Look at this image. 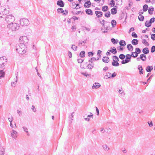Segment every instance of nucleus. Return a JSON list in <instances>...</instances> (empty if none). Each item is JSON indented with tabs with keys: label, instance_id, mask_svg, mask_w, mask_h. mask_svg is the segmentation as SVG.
<instances>
[{
	"label": "nucleus",
	"instance_id": "obj_1",
	"mask_svg": "<svg viewBox=\"0 0 155 155\" xmlns=\"http://www.w3.org/2000/svg\"><path fill=\"white\" fill-rule=\"evenodd\" d=\"M16 50L19 54H23L26 52V48L25 45L19 44L16 45Z\"/></svg>",
	"mask_w": 155,
	"mask_h": 155
},
{
	"label": "nucleus",
	"instance_id": "obj_2",
	"mask_svg": "<svg viewBox=\"0 0 155 155\" xmlns=\"http://www.w3.org/2000/svg\"><path fill=\"white\" fill-rule=\"evenodd\" d=\"M7 28L10 31H15L19 29V26L18 24L12 23L7 25Z\"/></svg>",
	"mask_w": 155,
	"mask_h": 155
},
{
	"label": "nucleus",
	"instance_id": "obj_3",
	"mask_svg": "<svg viewBox=\"0 0 155 155\" xmlns=\"http://www.w3.org/2000/svg\"><path fill=\"white\" fill-rule=\"evenodd\" d=\"M19 41L20 44H23L26 46L28 41V38L26 36H22L20 37Z\"/></svg>",
	"mask_w": 155,
	"mask_h": 155
},
{
	"label": "nucleus",
	"instance_id": "obj_4",
	"mask_svg": "<svg viewBox=\"0 0 155 155\" xmlns=\"http://www.w3.org/2000/svg\"><path fill=\"white\" fill-rule=\"evenodd\" d=\"M5 7H1V9L0 12V14L3 15H6L10 11V9L8 8V6L5 5Z\"/></svg>",
	"mask_w": 155,
	"mask_h": 155
},
{
	"label": "nucleus",
	"instance_id": "obj_5",
	"mask_svg": "<svg viewBox=\"0 0 155 155\" xmlns=\"http://www.w3.org/2000/svg\"><path fill=\"white\" fill-rule=\"evenodd\" d=\"M5 20L8 23H12L15 20V18L12 15H8L5 17Z\"/></svg>",
	"mask_w": 155,
	"mask_h": 155
},
{
	"label": "nucleus",
	"instance_id": "obj_6",
	"mask_svg": "<svg viewBox=\"0 0 155 155\" xmlns=\"http://www.w3.org/2000/svg\"><path fill=\"white\" fill-rule=\"evenodd\" d=\"M20 24L22 26H26L29 24L28 20L26 18L21 19L20 20Z\"/></svg>",
	"mask_w": 155,
	"mask_h": 155
},
{
	"label": "nucleus",
	"instance_id": "obj_7",
	"mask_svg": "<svg viewBox=\"0 0 155 155\" xmlns=\"http://www.w3.org/2000/svg\"><path fill=\"white\" fill-rule=\"evenodd\" d=\"M7 62L6 57H3L0 58V67L2 68Z\"/></svg>",
	"mask_w": 155,
	"mask_h": 155
},
{
	"label": "nucleus",
	"instance_id": "obj_8",
	"mask_svg": "<svg viewBox=\"0 0 155 155\" xmlns=\"http://www.w3.org/2000/svg\"><path fill=\"white\" fill-rule=\"evenodd\" d=\"M57 5L59 6L63 7L64 6V3L62 0H59L57 2Z\"/></svg>",
	"mask_w": 155,
	"mask_h": 155
},
{
	"label": "nucleus",
	"instance_id": "obj_9",
	"mask_svg": "<svg viewBox=\"0 0 155 155\" xmlns=\"http://www.w3.org/2000/svg\"><path fill=\"white\" fill-rule=\"evenodd\" d=\"M91 3L90 1H87L85 2L84 5V6L85 8H89L90 7Z\"/></svg>",
	"mask_w": 155,
	"mask_h": 155
},
{
	"label": "nucleus",
	"instance_id": "obj_10",
	"mask_svg": "<svg viewBox=\"0 0 155 155\" xmlns=\"http://www.w3.org/2000/svg\"><path fill=\"white\" fill-rule=\"evenodd\" d=\"M101 86L100 84L98 83H95L94 84L92 87L93 89H97L99 88Z\"/></svg>",
	"mask_w": 155,
	"mask_h": 155
},
{
	"label": "nucleus",
	"instance_id": "obj_11",
	"mask_svg": "<svg viewBox=\"0 0 155 155\" xmlns=\"http://www.w3.org/2000/svg\"><path fill=\"white\" fill-rule=\"evenodd\" d=\"M138 69L139 70V73L140 74H143V69L142 66L141 65H139L138 66Z\"/></svg>",
	"mask_w": 155,
	"mask_h": 155
},
{
	"label": "nucleus",
	"instance_id": "obj_12",
	"mask_svg": "<svg viewBox=\"0 0 155 155\" xmlns=\"http://www.w3.org/2000/svg\"><path fill=\"white\" fill-rule=\"evenodd\" d=\"M96 16L97 18L101 17L103 15V13L101 12L96 11L95 12Z\"/></svg>",
	"mask_w": 155,
	"mask_h": 155
},
{
	"label": "nucleus",
	"instance_id": "obj_13",
	"mask_svg": "<svg viewBox=\"0 0 155 155\" xmlns=\"http://www.w3.org/2000/svg\"><path fill=\"white\" fill-rule=\"evenodd\" d=\"M102 61L104 62L107 63L109 61V58L106 56L104 57L102 59Z\"/></svg>",
	"mask_w": 155,
	"mask_h": 155
},
{
	"label": "nucleus",
	"instance_id": "obj_14",
	"mask_svg": "<svg viewBox=\"0 0 155 155\" xmlns=\"http://www.w3.org/2000/svg\"><path fill=\"white\" fill-rule=\"evenodd\" d=\"M153 69V67L152 66H148L146 68V70L147 72H150Z\"/></svg>",
	"mask_w": 155,
	"mask_h": 155
},
{
	"label": "nucleus",
	"instance_id": "obj_15",
	"mask_svg": "<svg viewBox=\"0 0 155 155\" xmlns=\"http://www.w3.org/2000/svg\"><path fill=\"white\" fill-rule=\"evenodd\" d=\"M86 14L87 15H93V12L91 10L89 9H87L85 10Z\"/></svg>",
	"mask_w": 155,
	"mask_h": 155
},
{
	"label": "nucleus",
	"instance_id": "obj_16",
	"mask_svg": "<svg viewBox=\"0 0 155 155\" xmlns=\"http://www.w3.org/2000/svg\"><path fill=\"white\" fill-rule=\"evenodd\" d=\"M140 58L143 61H145L147 59L146 56L144 54H142L140 55Z\"/></svg>",
	"mask_w": 155,
	"mask_h": 155
},
{
	"label": "nucleus",
	"instance_id": "obj_17",
	"mask_svg": "<svg viewBox=\"0 0 155 155\" xmlns=\"http://www.w3.org/2000/svg\"><path fill=\"white\" fill-rule=\"evenodd\" d=\"M142 51L144 54H146L149 53V51L148 48L146 47L143 49Z\"/></svg>",
	"mask_w": 155,
	"mask_h": 155
},
{
	"label": "nucleus",
	"instance_id": "obj_18",
	"mask_svg": "<svg viewBox=\"0 0 155 155\" xmlns=\"http://www.w3.org/2000/svg\"><path fill=\"white\" fill-rule=\"evenodd\" d=\"M127 48L129 51H132L133 50V47L130 44L127 45Z\"/></svg>",
	"mask_w": 155,
	"mask_h": 155
},
{
	"label": "nucleus",
	"instance_id": "obj_19",
	"mask_svg": "<svg viewBox=\"0 0 155 155\" xmlns=\"http://www.w3.org/2000/svg\"><path fill=\"white\" fill-rule=\"evenodd\" d=\"M111 12L112 14L115 15L116 14L117 12V10L116 8H112L111 10Z\"/></svg>",
	"mask_w": 155,
	"mask_h": 155
},
{
	"label": "nucleus",
	"instance_id": "obj_20",
	"mask_svg": "<svg viewBox=\"0 0 155 155\" xmlns=\"http://www.w3.org/2000/svg\"><path fill=\"white\" fill-rule=\"evenodd\" d=\"M119 44L121 46H124L126 45V43L124 40H121L119 42Z\"/></svg>",
	"mask_w": 155,
	"mask_h": 155
},
{
	"label": "nucleus",
	"instance_id": "obj_21",
	"mask_svg": "<svg viewBox=\"0 0 155 155\" xmlns=\"http://www.w3.org/2000/svg\"><path fill=\"white\" fill-rule=\"evenodd\" d=\"M139 15L138 16L139 20L140 21H143L144 20V17L143 16L141 15L140 12H139Z\"/></svg>",
	"mask_w": 155,
	"mask_h": 155
},
{
	"label": "nucleus",
	"instance_id": "obj_22",
	"mask_svg": "<svg viewBox=\"0 0 155 155\" xmlns=\"http://www.w3.org/2000/svg\"><path fill=\"white\" fill-rule=\"evenodd\" d=\"M138 40L136 39H133L131 41L132 44L134 45H136L138 44Z\"/></svg>",
	"mask_w": 155,
	"mask_h": 155
},
{
	"label": "nucleus",
	"instance_id": "obj_23",
	"mask_svg": "<svg viewBox=\"0 0 155 155\" xmlns=\"http://www.w3.org/2000/svg\"><path fill=\"white\" fill-rule=\"evenodd\" d=\"M12 133H11V136L13 138H15L17 137V132L13 130H12Z\"/></svg>",
	"mask_w": 155,
	"mask_h": 155
},
{
	"label": "nucleus",
	"instance_id": "obj_24",
	"mask_svg": "<svg viewBox=\"0 0 155 155\" xmlns=\"http://www.w3.org/2000/svg\"><path fill=\"white\" fill-rule=\"evenodd\" d=\"M118 61H113L112 63V65L114 66H118L119 64Z\"/></svg>",
	"mask_w": 155,
	"mask_h": 155
},
{
	"label": "nucleus",
	"instance_id": "obj_25",
	"mask_svg": "<svg viewBox=\"0 0 155 155\" xmlns=\"http://www.w3.org/2000/svg\"><path fill=\"white\" fill-rule=\"evenodd\" d=\"M110 49L112 50V53L113 54H117V51L116 48L115 47H111V48Z\"/></svg>",
	"mask_w": 155,
	"mask_h": 155
},
{
	"label": "nucleus",
	"instance_id": "obj_26",
	"mask_svg": "<svg viewBox=\"0 0 155 155\" xmlns=\"http://www.w3.org/2000/svg\"><path fill=\"white\" fill-rule=\"evenodd\" d=\"M102 147L106 151H108L110 149V148L106 144L103 145Z\"/></svg>",
	"mask_w": 155,
	"mask_h": 155
},
{
	"label": "nucleus",
	"instance_id": "obj_27",
	"mask_svg": "<svg viewBox=\"0 0 155 155\" xmlns=\"http://www.w3.org/2000/svg\"><path fill=\"white\" fill-rule=\"evenodd\" d=\"M154 10V8L153 7H150L148 9L149 14H153V12Z\"/></svg>",
	"mask_w": 155,
	"mask_h": 155
},
{
	"label": "nucleus",
	"instance_id": "obj_28",
	"mask_svg": "<svg viewBox=\"0 0 155 155\" xmlns=\"http://www.w3.org/2000/svg\"><path fill=\"white\" fill-rule=\"evenodd\" d=\"M151 22L149 21H147L145 23V25L147 27H149L151 26Z\"/></svg>",
	"mask_w": 155,
	"mask_h": 155
},
{
	"label": "nucleus",
	"instance_id": "obj_29",
	"mask_svg": "<svg viewBox=\"0 0 155 155\" xmlns=\"http://www.w3.org/2000/svg\"><path fill=\"white\" fill-rule=\"evenodd\" d=\"M148 7L147 5H145L143 6V12H146L147 10Z\"/></svg>",
	"mask_w": 155,
	"mask_h": 155
},
{
	"label": "nucleus",
	"instance_id": "obj_30",
	"mask_svg": "<svg viewBox=\"0 0 155 155\" xmlns=\"http://www.w3.org/2000/svg\"><path fill=\"white\" fill-rule=\"evenodd\" d=\"M126 59L127 60L129 61V62L130 61V59L131 58V55L130 54H127L126 55Z\"/></svg>",
	"mask_w": 155,
	"mask_h": 155
},
{
	"label": "nucleus",
	"instance_id": "obj_31",
	"mask_svg": "<svg viewBox=\"0 0 155 155\" xmlns=\"http://www.w3.org/2000/svg\"><path fill=\"white\" fill-rule=\"evenodd\" d=\"M85 52L84 51H82L80 53L79 56L81 58H83L85 56Z\"/></svg>",
	"mask_w": 155,
	"mask_h": 155
},
{
	"label": "nucleus",
	"instance_id": "obj_32",
	"mask_svg": "<svg viewBox=\"0 0 155 155\" xmlns=\"http://www.w3.org/2000/svg\"><path fill=\"white\" fill-rule=\"evenodd\" d=\"M91 115H88L87 116V117L86 118H84L85 120L87 121H89L90 118L89 117H91L93 116V114L91 113H90Z\"/></svg>",
	"mask_w": 155,
	"mask_h": 155
},
{
	"label": "nucleus",
	"instance_id": "obj_33",
	"mask_svg": "<svg viewBox=\"0 0 155 155\" xmlns=\"http://www.w3.org/2000/svg\"><path fill=\"white\" fill-rule=\"evenodd\" d=\"M142 42L143 43V44L144 45H145L146 46H149V43L147 42L146 41V40L144 39H143Z\"/></svg>",
	"mask_w": 155,
	"mask_h": 155
},
{
	"label": "nucleus",
	"instance_id": "obj_34",
	"mask_svg": "<svg viewBox=\"0 0 155 155\" xmlns=\"http://www.w3.org/2000/svg\"><path fill=\"white\" fill-rule=\"evenodd\" d=\"M113 61H119V59L117 56H113Z\"/></svg>",
	"mask_w": 155,
	"mask_h": 155
},
{
	"label": "nucleus",
	"instance_id": "obj_35",
	"mask_svg": "<svg viewBox=\"0 0 155 155\" xmlns=\"http://www.w3.org/2000/svg\"><path fill=\"white\" fill-rule=\"evenodd\" d=\"M108 8L107 6H104L102 8V10L104 12L107 11L108 10Z\"/></svg>",
	"mask_w": 155,
	"mask_h": 155
},
{
	"label": "nucleus",
	"instance_id": "obj_36",
	"mask_svg": "<svg viewBox=\"0 0 155 155\" xmlns=\"http://www.w3.org/2000/svg\"><path fill=\"white\" fill-rule=\"evenodd\" d=\"M116 22L115 20H113L111 21V24L113 27H115V26L116 25Z\"/></svg>",
	"mask_w": 155,
	"mask_h": 155
},
{
	"label": "nucleus",
	"instance_id": "obj_37",
	"mask_svg": "<svg viewBox=\"0 0 155 155\" xmlns=\"http://www.w3.org/2000/svg\"><path fill=\"white\" fill-rule=\"evenodd\" d=\"M5 73L3 70L0 71V78L4 77Z\"/></svg>",
	"mask_w": 155,
	"mask_h": 155
},
{
	"label": "nucleus",
	"instance_id": "obj_38",
	"mask_svg": "<svg viewBox=\"0 0 155 155\" xmlns=\"http://www.w3.org/2000/svg\"><path fill=\"white\" fill-rule=\"evenodd\" d=\"M57 12L59 13H63L64 11L62 8H59L57 9Z\"/></svg>",
	"mask_w": 155,
	"mask_h": 155
},
{
	"label": "nucleus",
	"instance_id": "obj_39",
	"mask_svg": "<svg viewBox=\"0 0 155 155\" xmlns=\"http://www.w3.org/2000/svg\"><path fill=\"white\" fill-rule=\"evenodd\" d=\"M94 65V64H88L87 67L89 69H91L93 68Z\"/></svg>",
	"mask_w": 155,
	"mask_h": 155
},
{
	"label": "nucleus",
	"instance_id": "obj_40",
	"mask_svg": "<svg viewBox=\"0 0 155 155\" xmlns=\"http://www.w3.org/2000/svg\"><path fill=\"white\" fill-rule=\"evenodd\" d=\"M110 5H111L112 7L114 6L115 5V2L114 0H111L110 3Z\"/></svg>",
	"mask_w": 155,
	"mask_h": 155
},
{
	"label": "nucleus",
	"instance_id": "obj_41",
	"mask_svg": "<svg viewBox=\"0 0 155 155\" xmlns=\"http://www.w3.org/2000/svg\"><path fill=\"white\" fill-rule=\"evenodd\" d=\"M119 57L120 59L123 60L125 58V56L124 54H121L120 55Z\"/></svg>",
	"mask_w": 155,
	"mask_h": 155
},
{
	"label": "nucleus",
	"instance_id": "obj_42",
	"mask_svg": "<svg viewBox=\"0 0 155 155\" xmlns=\"http://www.w3.org/2000/svg\"><path fill=\"white\" fill-rule=\"evenodd\" d=\"M110 13L109 11H108L107 13H105V16L107 18L110 17Z\"/></svg>",
	"mask_w": 155,
	"mask_h": 155
},
{
	"label": "nucleus",
	"instance_id": "obj_43",
	"mask_svg": "<svg viewBox=\"0 0 155 155\" xmlns=\"http://www.w3.org/2000/svg\"><path fill=\"white\" fill-rule=\"evenodd\" d=\"M135 52H136L140 54L141 52V50L140 49L138 48H136L135 49Z\"/></svg>",
	"mask_w": 155,
	"mask_h": 155
},
{
	"label": "nucleus",
	"instance_id": "obj_44",
	"mask_svg": "<svg viewBox=\"0 0 155 155\" xmlns=\"http://www.w3.org/2000/svg\"><path fill=\"white\" fill-rule=\"evenodd\" d=\"M132 36L134 38H137V35L134 32H133L132 33Z\"/></svg>",
	"mask_w": 155,
	"mask_h": 155
},
{
	"label": "nucleus",
	"instance_id": "obj_45",
	"mask_svg": "<svg viewBox=\"0 0 155 155\" xmlns=\"http://www.w3.org/2000/svg\"><path fill=\"white\" fill-rule=\"evenodd\" d=\"M129 62V61L127 60V59H125V60H123L121 61V63L122 64H124L126 63H127Z\"/></svg>",
	"mask_w": 155,
	"mask_h": 155
},
{
	"label": "nucleus",
	"instance_id": "obj_46",
	"mask_svg": "<svg viewBox=\"0 0 155 155\" xmlns=\"http://www.w3.org/2000/svg\"><path fill=\"white\" fill-rule=\"evenodd\" d=\"M111 41L114 44H117V41L114 38H112L111 39Z\"/></svg>",
	"mask_w": 155,
	"mask_h": 155
},
{
	"label": "nucleus",
	"instance_id": "obj_47",
	"mask_svg": "<svg viewBox=\"0 0 155 155\" xmlns=\"http://www.w3.org/2000/svg\"><path fill=\"white\" fill-rule=\"evenodd\" d=\"M149 125V126L151 127H152L153 126V122H152V121H148V122H147Z\"/></svg>",
	"mask_w": 155,
	"mask_h": 155
},
{
	"label": "nucleus",
	"instance_id": "obj_48",
	"mask_svg": "<svg viewBox=\"0 0 155 155\" xmlns=\"http://www.w3.org/2000/svg\"><path fill=\"white\" fill-rule=\"evenodd\" d=\"M155 51V46H153L151 48V52L153 53Z\"/></svg>",
	"mask_w": 155,
	"mask_h": 155
},
{
	"label": "nucleus",
	"instance_id": "obj_49",
	"mask_svg": "<svg viewBox=\"0 0 155 155\" xmlns=\"http://www.w3.org/2000/svg\"><path fill=\"white\" fill-rule=\"evenodd\" d=\"M116 2H118V3H116V5H121V4H122V3H121V2H122V0H116Z\"/></svg>",
	"mask_w": 155,
	"mask_h": 155
},
{
	"label": "nucleus",
	"instance_id": "obj_50",
	"mask_svg": "<svg viewBox=\"0 0 155 155\" xmlns=\"http://www.w3.org/2000/svg\"><path fill=\"white\" fill-rule=\"evenodd\" d=\"M101 52L102 51L100 50H98L97 51V54L98 55L99 58H100L101 57V54H101Z\"/></svg>",
	"mask_w": 155,
	"mask_h": 155
},
{
	"label": "nucleus",
	"instance_id": "obj_51",
	"mask_svg": "<svg viewBox=\"0 0 155 155\" xmlns=\"http://www.w3.org/2000/svg\"><path fill=\"white\" fill-rule=\"evenodd\" d=\"M151 38L153 40H155V34H152L151 35Z\"/></svg>",
	"mask_w": 155,
	"mask_h": 155
},
{
	"label": "nucleus",
	"instance_id": "obj_52",
	"mask_svg": "<svg viewBox=\"0 0 155 155\" xmlns=\"http://www.w3.org/2000/svg\"><path fill=\"white\" fill-rule=\"evenodd\" d=\"M18 75L17 74L16 76V80H15V82H13V84H14V85H15L16 84V83H17V81H18Z\"/></svg>",
	"mask_w": 155,
	"mask_h": 155
},
{
	"label": "nucleus",
	"instance_id": "obj_53",
	"mask_svg": "<svg viewBox=\"0 0 155 155\" xmlns=\"http://www.w3.org/2000/svg\"><path fill=\"white\" fill-rule=\"evenodd\" d=\"M155 21V18H151L150 20V22H151V24L152 23L154 22Z\"/></svg>",
	"mask_w": 155,
	"mask_h": 155
},
{
	"label": "nucleus",
	"instance_id": "obj_54",
	"mask_svg": "<svg viewBox=\"0 0 155 155\" xmlns=\"http://www.w3.org/2000/svg\"><path fill=\"white\" fill-rule=\"evenodd\" d=\"M78 62L79 63H81L83 61V60L81 58L78 59Z\"/></svg>",
	"mask_w": 155,
	"mask_h": 155
},
{
	"label": "nucleus",
	"instance_id": "obj_55",
	"mask_svg": "<svg viewBox=\"0 0 155 155\" xmlns=\"http://www.w3.org/2000/svg\"><path fill=\"white\" fill-rule=\"evenodd\" d=\"M94 54V53L92 52H89L88 53V55L89 56H93Z\"/></svg>",
	"mask_w": 155,
	"mask_h": 155
},
{
	"label": "nucleus",
	"instance_id": "obj_56",
	"mask_svg": "<svg viewBox=\"0 0 155 155\" xmlns=\"http://www.w3.org/2000/svg\"><path fill=\"white\" fill-rule=\"evenodd\" d=\"M81 74H82L84 76L87 77L88 75H89L86 72H85L84 73L81 72Z\"/></svg>",
	"mask_w": 155,
	"mask_h": 155
},
{
	"label": "nucleus",
	"instance_id": "obj_57",
	"mask_svg": "<svg viewBox=\"0 0 155 155\" xmlns=\"http://www.w3.org/2000/svg\"><path fill=\"white\" fill-rule=\"evenodd\" d=\"M117 75V73L115 72L113 73L111 75V78H114Z\"/></svg>",
	"mask_w": 155,
	"mask_h": 155
},
{
	"label": "nucleus",
	"instance_id": "obj_58",
	"mask_svg": "<svg viewBox=\"0 0 155 155\" xmlns=\"http://www.w3.org/2000/svg\"><path fill=\"white\" fill-rule=\"evenodd\" d=\"M31 109L34 112H35L36 111V109L34 105L32 106Z\"/></svg>",
	"mask_w": 155,
	"mask_h": 155
},
{
	"label": "nucleus",
	"instance_id": "obj_59",
	"mask_svg": "<svg viewBox=\"0 0 155 155\" xmlns=\"http://www.w3.org/2000/svg\"><path fill=\"white\" fill-rule=\"evenodd\" d=\"M134 53H135L134 54H135V55H133L132 56V57L134 58H135L136 57H137L138 55V54L139 53H138L136 52H134Z\"/></svg>",
	"mask_w": 155,
	"mask_h": 155
},
{
	"label": "nucleus",
	"instance_id": "obj_60",
	"mask_svg": "<svg viewBox=\"0 0 155 155\" xmlns=\"http://www.w3.org/2000/svg\"><path fill=\"white\" fill-rule=\"evenodd\" d=\"M108 69V67L106 66L104 67L103 68V71H106Z\"/></svg>",
	"mask_w": 155,
	"mask_h": 155
},
{
	"label": "nucleus",
	"instance_id": "obj_61",
	"mask_svg": "<svg viewBox=\"0 0 155 155\" xmlns=\"http://www.w3.org/2000/svg\"><path fill=\"white\" fill-rule=\"evenodd\" d=\"M68 54L69 57V58H71L72 57V53L70 51H68Z\"/></svg>",
	"mask_w": 155,
	"mask_h": 155
},
{
	"label": "nucleus",
	"instance_id": "obj_62",
	"mask_svg": "<svg viewBox=\"0 0 155 155\" xmlns=\"http://www.w3.org/2000/svg\"><path fill=\"white\" fill-rule=\"evenodd\" d=\"M23 128L25 132L28 133V129L27 127H23Z\"/></svg>",
	"mask_w": 155,
	"mask_h": 155
},
{
	"label": "nucleus",
	"instance_id": "obj_63",
	"mask_svg": "<svg viewBox=\"0 0 155 155\" xmlns=\"http://www.w3.org/2000/svg\"><path fill=\"white\" fill-rule=\"evenodd\" d=\"M106 74L108 75V78H111V73L109 72H107L106 73Z\"/></svg>",
	"mask_w": 155,
	"mask_h": 155
},
{
	"label": "nucleus",
	"instance_id": "obj_64",
	"mask_svg": "<svg viewBox=\"0 0 155 155\" xmlns=\"http://www.w3.org/2000/svg\"><path fill=\"white\" fill-rule=\"evenodd\" d=\"M124 92V91L123 90H122V88H121V89H119V93L120 94H122Z\"/></svg>",
	"mask_w": 155,
	"mask_h": 155
}]
</instances>
